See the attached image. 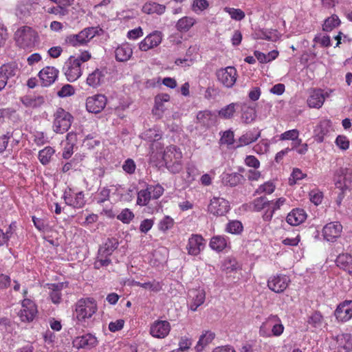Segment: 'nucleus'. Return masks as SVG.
Listing matches in <instances>:
<instances>
[{
	"instance_id": "obj_1",
	"label": "nucleus",
	"mask_w": 352,
	"mask_h": 352,
	"mask_svg": "<svg viewBox=\"0 0 352 352\" xmlns=\"http://www.w3.org/2000/svg\"><path fill=\"white\" fill-rule=\"evenodd\" d=\"M14 36L16 45L23 50H31L39 42L38 32L27 25L18 28Z\"/></svg>"
},
{
	"instance_id": "obj_2",
	"label": "nucleus",
	"mask_w": 352,
	"mask_h": 352,
	"mask_svg": "<svg viewBox=\"0 0 352 352\" xmlns=\"http://www.w3.org/2000/svg\"><path fill=\"white\" fill-rule=\"evenodd\" d=\"M98 309L97 303L93 298H80L75 305L76 317L78 322L90 318Z\"/></svg>"
},
{
	"instance_id": "obj_3",
	"label": "nucleus",
	"mask_w": 352,
	"mask_h": 352,
	"mask_svg": "<svg viewBox=\"0 0 352 352\" xmlns=\"http://www.w3.org/2000/svg\"><path fill=\"white\" fill-rule=\"evenodd\" d=\"M98 30L94 27L83 29L78 34L66 36L65 43L73 47L86 45L96 34Z\"/></svg>"
},
{
	"instance_id": "obj_4",
	"label": "nucleus",
	"mask_w": 352,
	"mask_h": 352,
	"mask_svg": "<svg viewBox=\"0 0 352 352\" xmlns=\"http://www.w3.org/2000/svg\"><path fill=\"white\" fill-rule=\"evenodd\" d=\"M73 116L59 107L54 114L53 128L56 133H64L69 130L73 122Z\"/></svg>"
},
{
	"instance_id": "obj_5",
	"label": "nucleus",
	"mask_w": 352,
	"mask_h": 352,
	"mask_svg": "<svg viewBox=\"0 0 352 352\" xmlns=\"http://www.w3.org/2000/svg\"><path fill=\"white\" fill-rule=\"evenodd\" d=\"M65 75L69 82H74L82 75L81 65L76 59L75 56H71L65 62L64 67Z\"/></svg>"
},
{
	"instance_id": "obj_6",
	"label": "nucleus",
	"mask_w": 352,
	"mask_h": 352,
	"mask_svg": "<svg viewBox=\"0 0 352 352\" xmlns=\"http://www.w3.org/2000/svg\"><path fill=\"white\" fill-rule=\"evenodd\" d=\"M216 76L218 80L228 88L232 87L236 80L237 73L234 67H227L217 71Z\"/></svg>"
},
{
	"instance_id": "obj_7",
	"label": "nucleus",
	"mask_w": 352,
	"mask_h": 352,
	"mask_svg": "<svg viewBox=\"0 0 352 352\" xmlns=\"http://www.w3.org/2000/svg\"><path fill=\"white\" fill-rule=\"evenodd\" d=\"M229 202L223 198L214 197L208 206V212L215 216L225 215L229 210Z\"/></svg>"
},
{
	"instance_id": "obj_8",
	"label": "nucleus",
	"mask_w": 352,
	"mask_h": 352,
	"mask_svg": "<svg viewBox=\"0 0 352 352\" xmlns=\"http://www.w3.org/2000/svg\"><path fill=\"white\" fill-rule=\"evenodd\" d=\"M107 104V98L102 94H97L88 97L86 100V108L89 112L98 113L104 109Z\"/></svg>"
},
{
	"instance_id": "obj_9",
	"label": "nucleus",
	"mask_w": 352,
	"mask_h": 352,
	"mask_svg": "<svg viewBox=\"0 0 352 352\" xmlns=\"http://www.w3.org/2000/svg\"><path fill=\"white\" fill-rule=\"evenodd\" d=\"M289 280L285 275L278 274L271 276L267 280L269 289L276 293L283 292L288 286Z\"/></svg>"
},
{
	"instance_id": "obj_10",
	"label": "nucleus",
	"mask_w": 352,
	"mask_h": 352,
	"mask_svg": "<svg viewBox=\"0 0 352 352\" xmlns=\"http://www.w3.org/2000/svg\"><path fill=\"white\" fill-rule=\"evenodd\" d=\"M170 331V323L166 320H156L150 327L151 335L157 338H166Z\"/></svg>"
},
{
	"instance_id": "obj_11",
	"label": "nucleus",
	"mask_w": 352,
	"mask_h": 352,
	"mask_svg": "<svg viewBox=\"0 0 352 352\" xmlns=\"http://www.w3.org/2000/svg\"><path fill=\"white\" fill-rule=\"evenodd\" d=\"M23 309L19 312V317L23 322H30L34 318L37 309L35 304L30 299H24L22 302Z\"/></svg>"
},
{
	"instance_id": "obj_12",
	"label": "nucleus",
	"mask_w": 352,
	"mask_h": 352,
	"mask_svg": "<svg viewBox=\"0 0 352 352\" xmlns=\"http://www.w3.org/2000/svg\"><path fill=\"white\" fill-rule=\"evenodd\" d=\"M188 298L190 300L189 308L195 311L204 304L206 299V292L203 289H192L188 291Z\"/></svg>"
},
{
	"instance_id": "obj_13",
	"label": "nucleus",
	"mask_w": 352,
	"mask_h": 352,
	"mask_svg": "<svg viewBox=\"0 0 352 352\" xmlns=\"http://www.w3.org/2000/svg\"><path fill=\"white\" fill-rule=\"evenodd\" d=\"M342 230V226L340 222H331L323 228V236L328 241H333L340 236Z\"/></svg>"
},
{
	"instance_id": "obj_14",
	"label": "nucleus",
	"mask_w": 352,
	"mask_h": 352,
	"mask_svg": "<svg viewBox=\"0 0 352 352\" xmlns=\"http://www.w3.org/2000/svg\"><path fill=\"white\" fill-rule=\"evenodd\" d=\"M98 344L97 338L91 333H87L82 336H78L73 340V345L76 349H90Z\"/></svg>"
},
{
	"instance_id": "obj_15",
	"label": "nucleus",
	"mask_w": 352,
	"mask_h": 352,
	"mask_svg": "<svg viewBox=\"0 0 352 352\" xmlns=\"http://www.w3.org/2000/svg\"><path fill=\"white\" fill-rule=\"evenodd\" d=\"M35 3L32 0H21L18 2L15 14L19 19L29 17L31 12L35 10Z\"/></svg>"
},
{
	"instance_id": "obj_16",
	"label": "nucleus",
	"mask_w": 352,
	"mask_h": 352,
	"mask_svg": "<svg viewBox=\"0 0 352 352\" xmlns=\"http://www.w3.org/2000/svg\"><path fill=\"white\" fill-rule=\"evenodd\" d=\"M329 94L324 92L321 89H314L307 99V104L311 108H320L326 97H329Z\"/></svg>"
},
{
	"instance_id": "obj_17",
	"label": "nucleus",
	"mask_w": 352,
	"mask_h": 352,
	"mask_svg": "<svg viewBox=\"0 0 352 352\" xmlns=\"http://www.w3.org/2000/svg\"><path fill=\"white\" fill-rule=\"evenodd\" d=\"M204 241V239L201 235L192 234L186 246L188 253L193 256L198 255L205 246Z\"/></svg>"
},
{
	"instance_id": "obj_18",
	"label": "nucleus",
	"mask_w": 352,
	"mask_h": 352,
	"mask_svg": "<svg viewBox=\"0 0 352 352\" xmlns=\"http://www.w3.org/2000/svg\"><path fill=\"white\" fill-rule=\"evenodd\" d=\"M335 316L338 320L345 322L352 317V300H345L340 303L335 311Z\"/></svg>"
},
{
	"instance_id": "obj_19",
	"label": "nucleus",
	"mask_w": 352,
	"mask_h": 352,
	"mask_svg": "<svg viewBox=\"0 0 352 352\" xmlns=\"http://www.w3.org/2000/svg\"><path fill=\"white\" fill-rule=\"evenodd\" d=\"M162 42V36L160 32H154L148 34L139 45L141 51L147 50L157 47Z\"/></svg>"
},
{
	"instance_id": "obj_20",
	"label": "nucleus",
	"mask_w": 352,
	"mask_h": 352,
	"mask_svg": "<svg viewBox=\"0 0 352 352\" xmlns=\"http://www.w3.org/2000/svg\"><path fill=\"white\" fill-rule=\"evenodd\" d=\"M58 71L54 67H45L38 73V76L44 87L52 85L58 77Z\"/></svg>"
},
{
	"instance_id": "obj_21",
	"label": "nucleus",
	"mask_w": 352,
	"mask_h": 352,
	"mask_svg": "<svg viewBox=\"0 0 352 352\" xmlns=\"http://www.w3.org/2000/svg\"><path fill=\"white\" fill-rule=\"evenodd\" d=\"M64 200L68 206H72L76 208H81L85 204V196L82 192H79L78 193L74 194L72 196L70 194L65 193L64 194Z\"/></svg>"
},
{
	"instance_id": "obj_22",
	"label": "nucleus",
	"mask_w": 352,
	"mask_h": 352,
	"mask_svg": "<svg viewBox=\"0 0 352 352\" xmlns=\"http://www.w3.org/2000/svg\"><path fill=\"white\" fill-rule=\"evenodd\" d=\"M104 69H96L89 74L87 78V84L94 88H96L104 82L105 77Z\"/></svg>"
},
{
	"instance_id": "obj_23",
	"label": "nucleus",
	"mask_w": 352,
	"mask_h": 352,
	"mask_svg": "<svg viewBox=\"0 0 352 352\" xmlns=\"http://www.w3.org/2000/svg\"><path fill=\"white\" fill-rule=\"evenodd\" d=\"M20 101L28 108H37L45 103V98L42 96L25 95L20 98Z\"/></svg>"
},
{
	"instance_id": "obj_24",
	"label": "nucleus",
	"mask_w": 352,
	"mask_h": 352,
	"mask_svg": "<svg viewBox=\"0 0 352 352\" xmlns=\"http://www.w3.org/2000/svg\"><path fill=\"white\" fill-rule=\"evenodd\" d=\"M132 54L133 50L129 43H124L118 46L115 50L116 59L120 62L127 61Z\"/></svg>"
},
{
	"instance_id": "obj_25",
	"label": "nucleus",
	"mask_w": 352,
	"mask_h": 352,
	"mask_svg": "<svg viewBox=\"0 0 352 352\" xmlns=\"http://www.w3.org/2000/svg\"><path fill=\"white\" fill-rule=\"evenodd\" d=\"M307 217L303 209L296 208L292 210L287 216V222L292 226H298L302 223Z\"/></svg>"
},
{
	"instance_id": "obj_26",
	"label": "nucleus",
	"mask_w": 352,
	"mask_h": 352,
	"mask_svg": "<svg viewBox=\"0 0 352 352\" xmlns=\"http://www.w3.org/2000/svg\"><path fill=\"white\" fill-rule=\"evenodd\" d=\"M351 169L343 167H341L336 170L334 181L335 185L337 188L343 189L347 186V176L351 175Z\"/></svg>"
},
{
	"instance_id": "obj_27",
	"label": "nucleus",
	"mask_w": 352,
	"mask_h": 352,
	"mask_svg": "<svg viewBox=\"0 0 352 352\" xmlns=\"http://www.w3.org/2000/svg\"><path fill=\"white\" fill-rule=\"evenodd\" d=\"M182 158V153L175 146H168L164 152L163 160L165 164H170L174 160H180Z\"/></svg>"
},
{
	"instance_id": "obj_28",
	"label": "nucleus",
	"mask_w": 352,
	"mask_h": 352,
	"mask_svg": "<svg viewBox=\"0 0 352 352\" xmlns=\"http://www.w3.org/2000/svg\"><path fill=\"white\" fill-rule=\"evenodd\" d=\"M221 179L224 185L234 187L241 184L244 180V177L238 173H224L222 175Z\"/></svg>"
},
{
	"instance_id": "obj_29",
	"label": "nucleus",
	"mask_w": 352,
	"mask_h": 352,
	"mask_svg": "<svg viewBox=\"0 0 352 352\" xmlns=\"http://www.w3.org/2000/svg\"><path fill=\"white\" fill-rule=\"evenodd\" d=\"M336 265L338 267L352 274V256L349 254H339L336 260Z\"/></svg>"
},
{
	"instance_id": "obj_30",
	"label": "nucleus",
	"mask_w": 352,
	"mask_h": 352,
	"mask_svg": "<svg viewBox=\"0 0 352 352\" xmlns=\"http://www.w3.org/2000/svg\"><path fill=\"white\" fill-rule=\"evenodd\" d=\"M338 348L344 352H352V335L342 333L336 337Z\"/></svg>"
},
{
	"instance_id": "obj_31",
	"label": "nucleus",
	"mask_w": 352,
	"mask_h": 352,
	"mask_svg": "<svg viewBox=\"0 0 352 352\" xmlns=\"http://www.w3.org/2000/svg\"><path fill=\"white\" fill-rule=\"evenodd\" d=\"M215 338V333L210 331H205L201 335L195 349L197 352H201L204 347L212 342Z\"/></svg>"
},
{
	"instance_id": "obj_32",
	"label": "nucleus",
	"mask_w": 352,
	"mask_h": 352,
	"mask_svg": "<svg viewBox=\"0 0 352 352\" xmlns=\"http://www.w3.org/2000/svg\"><path fill=\"white\" fill-rule=\"evenodd\" d=\"M169 100L170 96L167 94H160L157 95L155 98V107L153 109V112L159 117L162 116L165 110L164 103L168 102Z\"/></svg>"
},
{
	"instance_id": "obj_33",
	"label": "nucleus",
	"mask_w": 352,
	"mask_h": 352,
	"mask_svg": "<svg viewBox=\"0 0 352 352\" xmlns=\"http://www.w3.org/2000/svg\"><path fill=\"white\" fill-rule=\"evenodd\" d=\"M273 320H278V316L270 315L261 325L259 335L261 337L269 338L272 336Z\"/></svg>"
},
{
	"instance_id": "obj_34",
	"label": "nucleus",
	"mask_w": 352,
	"mask_h": 352,
	"mask_svg": "<svg viewBox=\"0 0 352 352\" xmlns=\"http://www.w3.org/2000/svg\"><path fill=\"white\" fill-rule=\"evenodd\" d=\"M48 285V288L51 290L50 296L52 301L55 304L59 303L62 296L60 292L64 287L67 286V284L65 283H58L57 284H50Z\"/></svg>"
},
{
	"instance_id": "obj_35",
	"label": "nucleus",
	"mask_w": 352,
	"mask_h": 352,
	"mask_svg": "<svg viewBox=\"0 0 352 352\" xmlns=\"http://www.w3.org/2000/svg\"><path fill=\"white\" fill-rule=\"evenodd\" d=\"M118 241L115 238L107 239L103 246L99 250V254L101 256L108 257L111 255L113 251L117 249Z\"/></svg>"
},
{
	"instance_id": "obj_36",
	"label": "nucleus",
	"mask_w": 352,
	"mask_h": 352,
	"mask_svg": "<svg viewBox=\"0 0 352 352\" xmlns=\"http://www.w3.org/2000/svg\"><path fill=\"white\" fill-rule=\"evenodd\" d=\"M166 10V6L162 4L157 3L156 2H148L146 3L142 7L143 12L152 14H162Z\"/></svg>"
},
{
	"instance_id": "obj_37",
	"label": "nucleus",
	"mask_w": 352,
	"mask_h": 352,
	"mask_svg": "<svg viewBox=\"0 0 352 352\" xmlns=\"http://www.w3.org/2000/svg\"><path fill=\"white\" fill-rule=\"evenodd\" d=\"M329 127L330 124L329 121L320 122V124L316 126L314 130V138L316 142H323L324 136L329 132Z\"/></svg>"
},
{
	"instance_id": "obj_38",
	"label": "nucleus",
	"mask_w": 352,
	"mask_h": 352,
	"mask_svg": "<svg viewBox=\"0 0 352 352\" xmlns=\"http://www.w3.org/2000/svg\"><path fill=\"white\" fill-rule=\"evenodd\" d=\"M241 119L245 123L249 124L255 120L256 113L254 108L244 103L241 104Z\"/></svg>"
},
{
	"instance_id": "obj_39",
	"label": "nucleus",
	"mask_w": 352,
	"mask_h": 352,
	"mask_svg": "<svg viewBox=\"0 0 352 352\" xmlns=\"http://www.w3.org/2000/svg\"><path fill=\"white\" fill-rule=\"evenodd\" d=\"M195 19L192 17L184 16L177 22L176 29L180 32H186L195 25Z\"/></svg>"
},
{
	"instance_id": "obj_40",
	"label": "nucleus",
	"mask_w": 352,
	"mask_h": 352,
	"mask_svg": "<svg viewBox=\"0 0 352 352\" xmlns=\"http://www.w3.org/2000/svg\"><path fill=\"white\" fill-rule=\"evenodd\" d=\"M209 245L213 250L221 252L228 246V241L222 236H214L210 239Z\"/></svg>"
},
{
	"instance_id": "obj_41",
	"label": "nucleus",
	"mask_w": 352,
	"mask_h": 352,
	"mask_svg": "<svg viewBox=\"0 0 352 352\" xmlns=\"http://www.w3.org/2000/svg\"><path fill=\"white\" fill-rule=\"evenodd\" d=\"M261 136V132L254 133L252 131H248L239 139V144L237 147L243 145H248L254 142H256Z\"/></svg>"
},
{
	"instance_id": "obj_42",
	"label": "nucleus",
	"mask_w": 352,
	"mask_h": 352,
	"mask_svg": "<svg viewBox=\"0 0 352 352\" xmlns=\"http://www.w3.org/2000/svg\"><path fill=\"white\" fill-rule=\"evenodd\" d=\"M323 316L320 311H316L313 312L307 318V324L312 328H320L323 323Z\"/></svg>"
},
{
	"instance_id": "obj_43",
	"label": "nucleus",
	"mask_w": 352,
	"mask_h": 352,
	"mask_svg": "<svg viewBox=\"0 0 352 352\" xmlns=\"http://www.w3.org/2000/svg\"><path fill=\"white\" fill-rule=\"evenodd\" d=\"M55 153V150L51 146H46L38 152V159L43 165H47L50 163L52 157Z\"/></svg>"
},
{
	"instance_id": "obj_44",
	"label": "nucleus",
	"mask_w": 352,
	"mask_h": 352,
	"mask_svg": "<svg viewBox=\"0 0 352 352\" xmlns=\"http://www.w3.org/2000/svg\"><path fill=\"white\" fill-rule=\"evenodd\" d=\"M17 72L18 67L15 63L3 65L0 68V73H1L7 80L14 76Z\"/></svg>"
},
{
	"instance_id": "obj_45",
	"label": "nucleus",
	"mask_w": 352,
	"mask_h": 352,
	"mask_svg": "<svg viewBox=\"0 0 352 352\" xmlns=\"http://www.w3.org/2000/svg\"><path fill=\"white\" fill-rule=\"evenodd\" d=\"M197 122L204 126H210L212 123V115L210 111H199L197 115Z\"/></svg>"
},
{
	"instance_id": "obj_46",
	"label": "nucleus",
	"mask_w": 352,
	"mask_h": 352,
	"mask_svg": "<svg viewBox=\"0 0 352 352\" xmlns=\"http://www.w3.org/2000/svg\"><path fill=\"white\" fill-rule=\"evenodd\" d=\"M340 23V21L338 16L337 15H332L324 21L322 25V30L325 32H330L334 28L338 26Z\"/></svg>"
},
{
	"instance_id": "obj_47",
	"label": "nucleus",
	"mask_w": 352,
	"mask_h": 352,
	"mask_svg": "<svg viewBox=\"0 0 352 352\" xmlns=\"http://www.w3.org/2000/svg\"><path fill=\"white\" fill-rule=\"evenodd\" d=\"M152 197L148 187L146 189L141 190L138 193L137 204L140 206H146Z\"/></svg>"
},
{
	"instance_id": "obj_48",
	"label": "nucleus",
	"mask_w": 352,
	"mask_h": 352,
	"mask_svg": "<svg viewBox=\"0 0 352 352\" xmlns=\"http://www.w3.org/2000/svg\"><path fill=\"white\" fill-rule=\"evenodd\" d=\"M238 105L237 103H231L224 107L219 111V116L224 119L231 118L236 111L235 107Z\"/></svg>"
},
{
	"instance_id": "obj_49",
	"label": "nucleus",
	"mask_w": 352,
	"mask_h": 352,
	"mask_svg": "<svg viewBox=\"0 0 352 352\" xmlns=\"http://www.w3.org/2000/svg\"><path fill=\"white\" fill-rule=\"evenodd\" d=\"M253 208L256 211H260L270 206V201L265 197H261L255 199L253 202Z\"/></svg>"
},
{
	"instance_id": "obj_50",
	"label": "nucleus",
	"mask_w": 352,
	"mask_h": 352,
	"mask_svg": "<svg viewBox=\"0 0 352 352\" xmlns=\"http://www.w3.org/2000/svg\"><path fill=\"white\" fill-rule=\"evenodd\" d=\"M223 270L228 273L236 271L239 267V265L234 258L228 257L225 259L223 263Z\"/></svg>"
},
{
	"instance_id": "obj_51",
	"label": "nucleus",
	"mask_w": 352,
	"mask_h": 352,
	"mask_svg": "<svg viewBox=\"0 0 352 352\" xmlns=\"http://www.w3.org/2000/svg\"><path fill=\"white\" fill-rule=\"evenodd\" d=\"M116 217L124 223H129L134 218V214L129 208H124L116 216Z\"/></svg>"
},
{
	"instance_id": "obj_52",
	"label": "nucleus",
	"mask_w": 352,
	"mask_h": 352,
	"mask_svg": "<svg viewBox=\"0 0 352 352\" xmlns=\"http://www.w3.org/2000/svg\"><path fill=\"white\" fill-rule=\"evenodd\" d=\"M301 140H297L296 142H292V148H286L280 151H279L278 153H276V157H275V161L277 162V163H279L282 161V160L283 159V157L287 155L290 151L292 150H294V148H296L297 146H299L300 144V142H301Z\"/></svg>"
},
{
	"instance_id": "obj_53",
	"label": "nucleus",
	"mask_w": 352,
	"mask_h": 352,
	"mask_svg": "<svg viewBox=\"0 0 352 352\" xmlns=\"http://www.w3.org/2000/svg\"><path fill=\"white\" fill-rule=\"evenodd\" d=\"M110 197V190L108 188L104 187L99 189L96 199L98 204H101L104 201L109 200Z\"/></svg>"
},
{
	"instance_id": "obj_54",
	"label": "nucleus",
	"mask_w": 352,
	"mask_h": 352,
	"mask_svg": "<svg viewBox=\"0 0 352 352\" xmlns=\"http://www.w3.org/2000/svg\"><path fill=\"white\" fill-rule=\"evenodd\" d=\"M275 190V185L273 184V182H267L264 183L263 184L261 185L255 191L256 194H261V193H266V194H272Z\"/></svg>"
},
{
	"instance_id": "obj_55",
	"label": "nucleus",
	"mask_w": 352,
	"mask_h": 352,
	"mask_svg": "<svg viewBox=\"0 0 352 352\" xmlns=\"http://www.w3.org/2000/svg\"><path fill=\"white\" fill-rule=\"evenodd\" d=\"M243 230V226L239 221H232L227 224L226 231L231 234H239Z\"/></svg>"
},
{
	"instance_id": "obj_56",
	"label": "nucleus",
	"mask_w": 352,
	"mask_h": 352,
	"mask_svg": "<svg viewBox=\"0 0 352 352\" xmlns=\"http://www.w3.org/2000/svg\"><path fill=\"white\" fill-rule=\"evenodd\" d=\"M136 285L144 288L148 289L153 292H159L162 289V286L159 282L153 281V282H146L144 283H141L140 282L136 283Z\"/></svg>"
},
{
	"instance_id": "obj_57",
	"label": "nucleus",
	"mask_w": 352,
	"mask_h": 352,
	"mask_svg": "<svg viewBox=\"0 0 352 352\" xmlns=\"http://www.w3.org/2000/svg\"><path fill=\"white\" fill-rule=\"evenodd\" d=\"M298 135L299 132L297 129H292L282 133L280 139L281 140H293V142H296L299 140L298 139Z\"/></svg>"
},
{
	"instance_id": "obj_58",
	"label": "nucleus",
	"mask_w": 352,
	"mask_h": 352,
	"mask_svg": "<svg viewBox=\"0 0 352 352\" xmlns=\"http://www.w3.org/2000/svg\"><path fill=\"white\" fill-rule=\"evenodd\" d=\"M75 89L71 85H65L62 88L57 92V95L60 98H65L74 95Z\"/></svg>"
},
{
	"instance_id": "obj_59",
	"label": "nucleus",
	"mask_w": 352,
	"mask_h": 352,
	"mask_svg": "<svg viewBox=\"0 0 352 352\" xmlns=\"http://www.w3.org/2000/svg\"><path fill=\"white\" fill-rule=\"evenodd\" d=\"M174 225V220L169 216H166L159 223V229L162 231H166L170 229Z\"/></svg>"
},
{
	"instance_id": "obj_60",
	"label": "nucleus",
	"mask_w": 352,
	"mask_h": 352,
	"mask_svg": "<svg viewBox=\"0 0 352 352\" xmlns=\"http://www.w3.org/2000/svg\"><path fill=\"white\" fill-rule=\"evenodd\" d=\"M226 11L228 12L232 19L241 21L245 17V13L240 9L232 8H226Z\"/></svg>"
},
{
	"instance_id": "obj_61",
	"label": "nucleus",
	"mask_w": 352,
	"mask_h": 352,
	"mask_svg": "<svg viewBox=\"0 0 352 352\" xmlns=\"http://www.w3.org/2000/svg\"><path fill=\"white\" fill-rule=\"evenodd\" d=\"M306 177V174H304L300 169L294 168L291 177L289 179V183L290 185H294L296 183L297 180L302 179Z\"/></svg>"
},
{
	"instance_id": "obj_62",
	"label": "nucleus",
	"mask_w": 352,
	"mask_h": 352,
	"mask_svg": "<svg viewBox=\"0 0 352 352\" xmlns=\"http://www.w3.org/2000/svg\"><path fill=\"white\" fill-rule=\"evenodd\" d=\"M148 188L149 189L152 198L154 199H157L159 197H160L163 193H164V188L160 185H155V186H148Z\"/></svg>"
},
{
	"instance_id": "obj_63",
	"label": "nucleus",
	"mask_w": 352,
	"mask_h": 352,
	"mask_svg": "<svg viewBox=\"0 0 352 352\" xmlns=\"http://www.w3.org/2000/svg\"><path fill=\"white\" fill-rule=\"evenodd\" d=\"M283 331L284 327L282 324L280 318L278 317L277 321L273 320L272 336H279L283 333Z\"/></svg>"
},
{
	"instance_id": "obj_64",
	"label": "nucleus",
	"mask_w": 352,
	"mask_h": 352,
	"mask_svg": "<svg viewBox=\"0 0 352 352\" xmlns=\"http://www.w3.org/2000/svg\"><path fill=\"white\" fill-rule=\"evenodd\" d=\"M166 167L172 173H174V174L178 173L182 169V160H174L173 162H170V164H166Z\"/></svg>"
}]
</instances>
